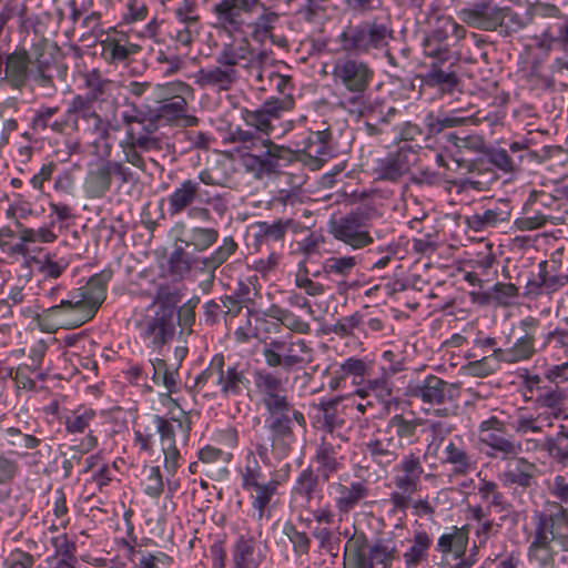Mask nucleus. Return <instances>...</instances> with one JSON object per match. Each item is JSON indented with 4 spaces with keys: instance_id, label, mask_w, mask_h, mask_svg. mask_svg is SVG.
Segmentation results:
<instances>
[{
    "instance_id": "18",
    "label": "nucleus",
    "mask_w": 568,
    "mask_h": 568,
    "mask_svg": "<svg viewBox=\"0 0 568 568\" xmlns=\"http://www.w3.org/2000/svg\"><path fill=\"white\" fill-rule=\"evenodd\" d=\"M291 144L294 153H302L312 170H320L329 159L338 154L331 128L320 131L304 130L294 135Z\"/></svg>"
},
{
    "instance_id": "24",
    "label": "nucleus",
    "mask_w": 568,
    "mask_h": 568,
    "mask_svg": "<svg viewBox=\"0 0 568 568\" xmlns=\"http://www.w3.org/2000/svg\"><path fill=\"white\" fill-rule=\"evenodd\" d=\"M310 465L296 476L290 490V506L298 509L310 508L324 500V484Z\"/></svg>"
},
{
    "instance_id": "22",
    "label": "nucleus",
    "mask_w": 568,
    "mask_h": 568,
    "mask_svg": "<svg viewBox=\"0 0 568 568\" xmlns=\"http://www.w3.org/2000/svg\"><path fill=\"white\" fill-rule=\"evenodd\" d=\"M239 18L241 20L239 28H233L224 21L219 22L227 31L239 32L245 37L250 36L261 44L272 37L278 21V14L266 8L263 2L262 6H256L253 11H243Z\"/></svg>"
},
{
    "instance_id": "38",
    "label": "nucleus",
    "mask_w": 568,
    "mask_h": 568,
    "mask_svg": "<svg viewBox=\"0 0 568 568\" xmlns=\"http://www.w3.org/2000/svg\"><path fill=\"white\" fill-rule=\"evenodd\" d=\"M344 459L342 444L321 440L312 457V463L315 465L313 470L322 481L328 484L329 479L344 468Z\"/></svg>"
},
{
    "instance_id": "46",
    "label": "nucleus",
    "mask_w": 568,
    "mask_h": 568,
    "mask_svg": "<svg viewBox=\"0 0 568 568\" xmlns=\"http://www.w3.org/2000/svg\"><path fill=\"white\" fill-rule=\"evenodd\" d=\"M453 385L435 375H427L413 390L414 396L430 405H440L449 395Z\"/></svg>"
},
{
    "instance_id": "64",
    "label": "nucleus",
    "mask_w": 568,
    "mask_h": 568,
    "mask_svg": "<svg viewBox=\"0 0 568 568\" xmlns=\"http://www.w3.org/2000/svg\"><path fill=\"white\" fill-rule=\"evenodd\" d=\"M39 272L47 278H58L69 266L65 258H57V254L45 252L36 260Z\"/></svg>"
},
{
    "instance_id": "60",
    "label": "nucleus",
    "mask_w": 568,
    "mask_h": 568,
    "mask_svg": "<svg viewBox=\"0 0 568 568\" xmlns=\"http://www.w3.org/2000/svg\"><path fill=\"white\" fill-rule=\"evenodd\" d=\"M282 532L291 542L296 559L308 555L312 541L306 531L298 530L292 521H285L282 527Z\"/></svg>"
},
{
    "instance_id": "28",
    "label": "nucleus",
    "mask_w": 568,
    "mask_h": 568,
    "mask_svg": "<svg viewBox=\"0 0 568 568\" xmlns=\"http://www.w3.org/2000/svg\"><path fill=\"white\" fill-rule=\"evenodd\" d=\"M322 439L333 443H347L349 440L353 422L347 418L346 413L339 409L337 400H329L322 404Z\"/></svg>"
},
{
    "instance_id": "2",
    "label": "nucleus",
    "mask_w": 568,
    "mask_h": 568,
    "mask_svg": "<svg viewBox=\"0 0 568 568\" xmlns=\"http://www.w3.org/2000/svg\"><path fill=\"white\" fill-rule=\"evenodd\" d=\"M525 396L534 399L532 407L517 410L513 428L520 435L539 434L554 426L556 420L564 418L565 405L568 399V361L544 365L539 372L525 369L521 375Z\"/></svg>"
},
{
    "instance_id": "1",
    "label": "nucleus",
    "mask_w": 568,
    "mask_h": 568,
    "mask_svg": "<svg viewBox=\"0 0 568 568\" xmlns=\"http://www.w3.org/2000/svg\"><path fill=\"white\" fill-rule=\"evenodd\" d=\"M252 393L267 413L262 429L254 434L252 446L264 465H271L272 459L281 462L293 450L296 430L306 432V417L292 402L285 382L275 372L256 369Z\"/></svg>"
},
{
    "instance_id": "43",
    "label": "nucleus",
    "mask_w": 568,
    "mask_h": 568,
    "mask_svg": "<svg viewBox=\"0 0 568 568\" xmlns=\"http://www.w3.org/2000/svg\"><path fill=\"white\" fill-rule=\"evenodd\" d=\"M468 542V525L462 527L452 526L438 537L436 551L442 555L443 559L452 556L455 560H462L466 555Z\"/></svg>"
},
{
    "instance_id": "27",
    "label": "nucleus",
    "mask_w": 568,
    "mask_h": 568,
    "mask_svg": "<svg viewBox=\"0 0 568 568\" xmlns=\"http://www.w3.org/2000/svg\"><path fill=\"white\" fill-rule=\"evenodd\" d=\"M31 78L43 87L50 82V79L41 70L34 73L30 69V57L27 51L16 50L7 55L4 77L1 80L12 89L21 90Z\"/></svg>"
},
{
    "instance_id": "52",
    "label": "nucleus",
    "mask_w": 568,
    "mask_h": 568,
    "mask_svg": "<svg viewBox=\"0 0 568 568\" xmlns=\"http://www.w3.org/2000/svg\"><path fill=\"white\" fill-rule=\"evenodd\" d=\"M540 348H544V353L550 352V355L558 359L561 356L568 357V327L547 324L544 344H540Z\"/></svg>"
},
{
    "instance_id": "56",
    "label": "nucleus",
    "mask_w": 568,
    "mask_h": 568,
    "mask_svg": "<svg viewBox=\"0 0 568 568\" xmlns=\"http://www.w3.org/2000/svg\"><path fill=\"white\" fill-rule=\"evenodd\" d=\"M237 244L232 236H225L222 244L217 246L210 256L205 258L194 257L193 264H201L203 268L216 270L235 253Z\"/></svg>"
},
{
    "instance_id": "45",
    "label": "nucleus",
    "mask_w": 568,
    "mask_h": 568,
    "mask_svg": "<svg viewBox=\"0 0 568 568\" xmlns=\"http://www.w3.org/2000/svg\"><path fill=\"white\" fill-rule=\"evenodd\" d=\"M556 541L555 537L535 528L532 540L527 550L529 562L536 564L540 568H552L555 556L558 554L555 547Z\"/></svg>"
},
{
    "instance_id": "31",
    "label": "nucleus",
    "mask_w": 568,
    "mask_h": 568,
    "mask_svg": "<svg viewBox=\"0 0 568 568\" xmlns=\"http://www.w3.org/2000/svg\"><path fill=\"white\" fill-rule=\"evenodd\" d=\"M426 420L417 416L414 412L396 413L390 416L385 424L386 429L400 445L402 450L407 446L417 444L420 439Z\"/></svg>"
},
{
    "instance_id": "20",
    "label": "nucleus",
    "mask_w": 568,
    "mask_h": 568,
    "mask_svg": "<svg viewBox=\"0 0 568 568\" xmlns=\"http://www.w3.org/2000/svg\"><path fill=\"white\" fill-rule=\"evenodd\" d=\"M369 487L364 480H351L347 474L326 486V493L342 521L351 511L361 506L369 496Z\"/></svg>"
},
{
    "instance_id": "5",
    "label": "nucleus",
    "mask_w": 568,
    "mask_h": 568,
    "mask_svg": "<svg viewBox=\"0 0 568 568\" xmlns=\"http://www.w3.org/2000/svg\"><path fill=\"white\" fill-rule=\"evenodd\" d=\"M353 53L337 57L332 67V79L339 93V105L352 114H362L365 93L372 84L375 71L369 63Z\"/></svg>"
},
{
    "instance_id": "47",
    "label": "nucleus",
    "mask_w": 568,
    "mask_h": 568,
    "mask_svg": "<svg viewBox=\"0 0 568 568\" xmlns=\"http://www.w3.org/2000/svg\"><path fill=\"white\" fill-rule=\"evenodd\" d=\"M101 47L103 58L111 63L125 61L140 49L139 45L130 42L124 33L119 32L108 34L101 41Z\"/></svg>"
},
{
    "instance_id": "57",
    "label": "nucleus",
    "mask_w": 568,
    "mask_h": 568,
    "mask_svg": "<svg viewBox=\"0 0 568 568\" xmlns=\"http://www.w3.org/2000/svg\"><path fill=\"white\" fill-rule=\"evenodd\" d=\"M54 221L38 229L28 227L17 222L19 239L22 244L53 243L58 235L53 231Z\"/></svg>"
},
{
    "instance_id": "12",
    "label": "nucleus",
    "mask_w": 568,
    "mask_h": 568,
    "mask_svg": "<svg viewBox=\"0 0 568 568\" xmlns=\"http://www.w3.org/2000/svg\"><path fill=\"white\" fill-rule=\"evenodd\" d=\"M178 295L160 288L146 314L136 323L140 338L153 349L171 342L175 335Z\"/></svg>"
},
{
    "instance_id": "53",
    "label": "nucleus",
    "mask_w": 568,
    "mask_h": 568,
    "mask_svg": "<svg viewBox=\"0 0 568 568\" xmlns=\"http://www.w3.org/2000/svg\"><path fill=\"white\" fill-rule=\"evenodd\" d=\"M547 454L558 464L568 466V425L560 424L554 435L545 437Z\"/></svg>"
},
{
    "instance_id": "9",
    "label": "nucleus",
    "mask_w": 568,
    "mask_h": 568,
    "mask_svg": "<svg viewBox=\"0 0 568 568\" xmlns=\"http://www.w3.org/2000/svg\"><path fill=\"white\" fill-rule=\"evenodd\" d=\"M106 283L101 275H93L87 285L69 293L68 298L44 311L59 325L78 327L90 321L105 300Z\"/></svg>"
},
{
    "instance_id": "54",
    "label": "nucleus",
    "mask_w": 568,
    "mask_h": 568,
    "mask_svg": "<svg viewBox=\"0 0 568 568\" xmlns=\"http://www.w3.org/2000/svg\"><path fill=\"white\" fill-rule=\"evenodd\" d=\"M536 528L555 537L556 540L568 537V518L566 508L561 505L550 515H540Z\"/></svg>"
},
{
    "instance_id": "14",
    "label": "nucleus",
    "mask_w": 568,
    "mask_h": 568,
    "mask_svg": "<svg viewBox=\"0 0 568 568\" xmlns=\"http://www.w3.org/2000/svg\"><path fill=\"white\" fill-rule=\"evenodd\" d=\"M248 365L240 361H225L222 354H215L207 368L195 377L194 387L210 384L215 395L222 398L237 397L250 389Z\"/></svg>"
},
{
    "instance_id": "25",
    "label": "nucleus",
    "mask_w": 568,
    "mask_h": 568,
    "mask_svg": "<svg viewBox=\"0 0 568 568\" xmlns=\"http://www.w3.org/2000/svg\"><path fill=\"white\" fill-rule=\"evenodd\" d=\"M219 239L216 230L211 227L187 229L180 224V278L191 272L193 258L185 252L192 248L194 252H202L212 246Z\"/></svg>"
},
{
    "instance_id": "62",
    "label": "nucleus",
    "mask_w": 568,
    "mask_h": 568,
    "mask_svg": "<svg viewBox=\"0 0 568 568\" xmlns=\"http://www.w3.org/2000/svg\"><path fill=\"white\" fill-rule=\"evenodd\" d=\"M532 139L528 135L519 136L510 142H505L506 150L510 156L518 160V165L530 163L539 158L538 153L530 149Z\"/></svg>"
},
{
    "instance_id": "36",
    "label": "nucleus",
    "mask_w": 568,
    "mask_h": 568,
    "mask_svg": "<svg viewBox=\"0 0 568 568\" xmlns=\"http://www.w3.org/2000/svg\"><path fill=\"white\" fill-rule=\"evenodd\" d=\"M409 250V239L405 235L390 239L366 252L364 266L367 270H384L392 261L403 260Z\"/></svg>"
},
{
    "instance_id": "61",
    "label": "nucleus",
    "mask_w": 568,
    "mask_h": 568,
    "mask_svg": "<svg viewBox=\"0 0 568 568\" xmlns=\"http://www.w3.org/2000/svg\"><path fill=\"white\" fill-rule=\"evenodd\" d=\"M518 287L513 283L497 282L489 292L483 294V302L508 306L518 296Z\"/></svg>"
},
{
    "instance_id": "29",
    "label": "nucleus",
    "mask_w": 568,
    "mask_h": 568,
    "mask_svg": "<svg viewBox=\"0 0 568 568\" xmlns=\"http://www.w3.org/2000/svg\"><path fill=\"white\" fill-rule=\"evenodd\" d=\"M442 465H449L455 476H467L477 468L475 454L469 449L464 438L454 435L448 439L438 457Z\"/></svg>"
},
{
    "instance_id": "33",
    "label": "nucleus",
    "mask_w": 568,
    "mask_h": 568,
    "mask_svg": "<svg viewBox=\"0 0 568 568\" xmlns=\"http://www.w3.org/2000/svg\"><path fill=\"white\" fill-rule=\"evenodd\" d=\"M295 224L291 219L260 222L256 232L253 234L256 250L263 253L265 248V252L282 254L285 247L286 233Z\"/></svg>"
},
{
    "instance_id": "48",
    "label": "nucleus",
    "mask_w": 568,
    "mask_h": 568,
    "mask_svg": "<svg viewBox=\"0 0 568 568\" xmlns=\"http://www.w3.org/2000/svg\"><path fill=\"white\" fill-rule=\"evenodd\" d=\"M256 6H262L260 0H221L214 6L217 21H224L233 28L241 26L240 14L243 11H253Z\"/></svg>"
},
{
    "instance_id": "32",
    "label": "nucleus",
    "mask_w": 568,
    "mask_h": 568,
    "mask_svg": "<svg viewBox=\"0 0 568 568\" xmlns=\"http://www.w3.org/2000/svg\"><path fill=\"white\" fill-rule=\"evenodd\" d=\"M129 169L120 162L100 159L92 163L85 178V185L93 196H102L110 189L112 176L128 180Z\"/></svg>"
},
{
    "instance_id": "34",
    "label": "nucleus",
    "mask_w": 568,
    "mask_h": 568,
    "mask_svg": "<svg viewBox=\"0 0 568 568\" xmlns=\"http://www.w3.org/2000/svg\"><path fill=\"white\" fill-rule=\"evenodd\" d=\"M364 446L365 455L382 469L392 466L403 452L385 426L377 429Z\"/></svg>"
},
{
    "instance_id": "23",
    "label": "nucleus",
    "mask_w": 568,
    "mask_h": 568,
    "mask_svg": "<svg viewBox=\"0 0 568 568\" xmlns=\"http://www.w3.org/2000/svg\"><path fill=\"white\" fill-rule=\"evenodd\" d=\"M511 214L509 200L480 201L474 212L465 216V224L474 232H484L507 223Z\"/></svg>"
},
{
    "instance_id": "37",
    "label": "nucleus",
    "mask_w": 568,
    "mask_h": 568,
    "mask_svg": "<svg viewBox=\"0 0 568 568\" xmlns=\"http://www.w3.org/2000/svg\"><path fill=\"white\" fill-rule=\"evenodd\" d=\"M273 103L265 100L257 109H241V119L246 126L255 130L254 134L271 139L274 131L277 130L276 122L284 111L273 105Z\"/></svg>"
},
{
    "instance_id": "59",
    "label": "nucleus",
    "mask_w": 568,
    "mask_h": 568,
    "mask_svg": "<svg viewBox=\"0 0 568 568\" xmlns=\"http://www.w3.org/2000/svg\"><path fill=\"white\" fill-rule=\"evenodd\" d=\"M358 262L357 255L331 256L324 261L323 271L328 276L345 278L353 273Z\"/></svg>"
},
{
    "instance_id": "39",
    "label": "nucleus",
    "mask_w": 568,
    "mask_h": 568,
    "mask_svg": "<svg viewBox=\"0 0 568 568\" xmlns=\"http://www.w3.org/2000/svg\"><path fill=\"white\" fill-rule=\"evenodd\" d=\"M180 144L185 143L181 153L184 154L183 162H190L192 165H196L201 158L197 150L193 149L204 148L209 142L206 133L196 130L194 126L197 124V118L194 115H187L183 113L182 103L180 102Z\"/></svg>"
},
{
    "instance_id": "19",
    "label": "nucleus",
    "mask_w": 568,
    "mask_h": 568,
    "mask_svg": "<svg viewBox=\"0 0 568 568\" xmlns=\"http://www.w3.org/2000/svg\"><path fill=\"white\" fill-rule=\"evenodd\" d=\"M501 352H506V348L499 347L495 337L479 333L466 353V358L469 359L468 374L477 377L494 374L500 368V364L505 363Z\"/></svg>"
},
{
    "instance_id": "42",
    "label": "nucleus",
    "mask_w": 568,
    "mask_h": 568,
    "mask_svg": "<svg viewBox=\"0 0 568 568\" xmlns=\"http://www.w3.org/2000/svg\"><path fill=\"white\" fill-rule=\"evenodd\" d=\"M536 18H549L554 21L547 22L540 34L536 37V45L541 51L548 52L556 44L568 43V17L562 14L557 7V12L551 16H536Z\"/></svg>"
},
{
    "instance_id": "7",
    "label": "nucleus",
    "mask_w": 568,
    "mask_h": 568,
    "mask_svg": "<svg viewBox=\"0 0 568 568\" xmlns=\"http://www.w3.org/2000/svg\"><path fill=\"white\" fill-rule=\"evenodd\" d=\"M400 546L394 531L376 538L372 544L367 535L355 529L343 550L344 568H392L400 558Z\"/></svg>"
},
{
    "instance_id": "49",
    "label": "nucleus",
    "mask_w": 568,
    "mask_h": 568,
    "mask_svg": "<svg viewBox=\"0 0 568 568\" xmlns=\"http://www.w3.org/2000/svg\"><path fill=\"white\" fill-rule=\"evenodd\" d=\"M433 545V536L425 530L416 531L412 544L402 555L405 568H418L428 560L429 549Z\"/></svg>"
},
{
    "instance_id": "15",
    "label": "nucleus",
    "mask_w": 568,
    "mask_h": 568,
    "mask_svg": "<svg viewBox=\"0 0 568 568\" xmlns=\"http://www.w3.org/2000/svg\"><path fill=\"white\" fill-rule=\"evenodd\" d=\"M415 146L399 144L389 149L383 156L372 160L371 171L375 182H387L392 185L387 193L395 194L402 190L405 176L418 161Z\"/></svg>"
},
{
    "instance_id": "13",
    "label": "nucleus",
    "mask_w": 568,
    "mask_h": 568,
    "mask_svg": "<svg viewBox=\"0 0 568 568\" xmlns=\"http://www.w3.org/2000/svg\"><path fill=\"white\" fill-rule=\"evenodd\" d=\"M424 467L418 452L404 454L393 467V485L395 490L389 494L388 503L390 508L388 515H399V523L395 528L403 527V520L410 508L412 496L420 489Z\"/></svg>"
},
{
    "instance_id": "10",
    "label": "nucleus",
    "mask_w": 568,
    "mask_h": 568,
    "mask_svg": "<svg viewBox=\"0 0 568 568\" xmlns=\"http://www.w3.org/2000/svg\"><path fill=\"white\" fill-rule=\"evenodd\" d=\"M557 7L547 2H536L524 13H518L510 7L480 4L470 11L473 23L486 31H497L501 36H511L531 23L536 16H551Z\"/></svg>"
},
{
    "instance_id": "4",
    "label": "nucleus",
    "mask_w": 568,
    "mask_h": 568,
    "mask_svg": "<svg viewBox=\"0 0 568 568\" xmlns=\"http://www.w3.org/2000/svg\"><path fill=\"white\" fill-rule=\"evenodd\" d=\"M394 39L390 12H378L349 22L336 37V43L346 53L377 57L388 53Z\"/></svg>"
},
{
    "instance_id": "50",
    "label": "nucleus",
    "mask_w": 568,
    "mask_h": 568,
    "mask_svg": "<svg viewBox=\"0 0 568 568\" xmlns=\"http://www.w3.org/2000/svg\"><path fill=\"white\" fill-rule=\"evenodd\" d=\"M483 121L489 122L491 125L495 120L490 113L481 115V112L462 109H452L438 116V124L442 128H455L459 125H478Z\"/></svg>"
},
{
    "instance_id": "8",
    "label": "nucleus",
    "mask_w": 568,
    "mask_h": 568,
    "mask_svg": "<svg viewBox=\"0 0 568 568\" xmlns=\"http://www.w3.org/2000/svg\"><path fill=\"white\" fill-rule=\"evenodd\" d=\"M230 141L240 143L245 151L242 155L243 165L256 176L272 174L293 160L291 148L277 145L271 139L240 126L230 132Z\"/></svg>"
},
{
    "instance_id": "35",
    "label": "nucleus",
    "mask_w": 568,
    "mask_h": 568,
    "mask_svg": "<svg viewBox=\"0 0 568 568\" xmlns=\"http://www.w3.org/2000/svg\"><path fill=\"white\" fill-rule=\"evenodd\" d=\"M332 234L334 239L353 250H359L373 243L366 224L354 214L337 220L332 227Z\"/></svg>"
},
{
    "instance_id": "51",
    "label": "nucleus",
    "mask_w": 568,
    "mask_h": 568,
    "mask_svg": "<svg viewBox=\"0 0 568 568\" xmlns=\"http://www.w3.org/2000/svg\"><path fill=\"white\" fill-rule=\"evenodd\" d=\"M478 485L477 493L483 503H486L488 509L494 508L497 511H508L511 504L507 500L504 494L499 490L496 481L481 477V473L477 474Z\"/></svg>"
},
{
    "instance_id": "41",
    "label": "nucleus",
    "mask_w": 568,
    "mask_h": 568,
    "mask_svg": "<svg viewBox=\"0 0 568 568\" xmlns=\"http://www.w3.org/2000/svg\"><path fill=\"white\" fill-rule=\"evenodd\" d=\"M97 419V412L88 406H79L65 416L64 426L69 434L89 433L80 444L81 450L87 453L98 445V439L92 435L90 426Z\"/></svg>"
},
{
    "instance_id": "26",
    "label": "nucleus",
    "mask_w": 568,
    "mask_h": 568,
    "mask_svg": "<svg viewBox=\"0 0 568 568\" xmlns=\"http://www.w3.org/2000/svg\"><path fill=\"white\" fill-rule=\"evenodd\" d=\"M504 424L495 416L481 422V442L489 448L487 456L506 460L521 452V446L516 444L503 432Z\"/></svg>"
},
{
    "instance_id": "44",
    "label": "nucleus",
    "mask_w": 568,
    "mask_h": 568,
    "mask_svg": "<svg viewBox=\"0 0 568 568\" xmlns=\"http://www.w3.org/2000/svg\"><path fill=\"white\" fill-rule=\"evenodd\" d=\"M257 540L251 532L240 534L231 549V568H260V554H256Z\"/></svg>"
},
{
    "instance_id": "55",
    "label": "nucleus",
    "mask_w": 568,
    "mask_h": 568,
    "mask_svg": "<svg viewBox=\"0 0 568 568\" xmlns=\"http://www.w3.org/2000/svg\"><path fill=\"white\" fill-rule=\"evenodd\" d=\"M156 430L160 435L162 450L164 453L165 463L175 465L178 463V448L175 445V427L174 425L160 417L154 418Z\"/></svg>"
},
{
    "instance_id": "63",
    "label": "nucleus",
    "mask_w": 568,
    "mask_h": 568,
    "mask_svg": "<svg viewBox=\"0 0 568 568\" xmlns=\"http://www.w3.org/2000/svg\"><path fill=\"white\" fill-rule=\"evenodd\" d=\"M344 9L352 16L367 17L378 12H389L385 7V0H341Z\"/></svg>"
},
{
    "instance_id": "17",
    "label": "nucleus",
    "mask_w": 568,
    "mask_h": 568,
    "mask_svg": "<svg viewBox=\"0 0 568 568\" xmlns=\"http://www.w3.org/2000/svg\"><path fill=\"white\" fill-rule=\"evenodd\" d=\"M515 342L501 352L506 364H517L531 359L537 353H544L540 344H544L546 325L538 317L528 315L519 320L517 324Z\"/></svg>"
},
{
    "instance_id": "30",
    "label": "nucleus",
    "mask_w": 568,
    "mask_h": 568,
    "mask_svg": "<svg viewBox=\"0 0 568 568\" xmlns=\"http://www.w3.org/2000/svg\"><path fill=\"white\" fill-rule=\"evenodd\" d=\"M217 195L209 190L201 189L196 180L187 179L180 183V212L186 210L191 219L206 221L210 211L204 206Z\"/></svg>"
},
{
    "instance_id": "16",
    "label": "nucleus",
    "mask_w": 568,
    "mask_h": 568,
    "mask_svg": "<svg viewBox=\"0 0 568 568\" xmlns=\"http://www.w3.org/2000/svg\"><path fill=\"white\" fill-rule=\"evenodd\" d=\"M312 348L303 338L292 335L270 338L262 345L261 354L266 366L291 373L302 367L311 356Z\"/></svg>"
},
{
    "instance_id": "3",
    "label": "nucleus",
    "mask_w": 568,
    "mask_h": 568,
    "mask_svg": "<svg viewBox=\"0 0 568 568\" xmlns=\"http://www.w3.org/2000/svg\"><path fill=\"white\" fill-rule=\"evenodd\" d=\"M463 31L464 28L453 18H444L425 37L422 43L423 52L432 62L429 69L420 77L423 87L436 89L440 94H452L457 90L458 79L453 69L456 58L452 47Z\"/></svg>"
},
{
    "instance_id": "58",
    "label": "nucleus",
    "mask_w": 568,
    "mask_h": 568,
    "mask_svg": "<svg viewBox=\"0 0 568 568\" xmlns=\"http://www.w3.org/2000/svg\"><path fill=\"white\" fill-rule=\"evenodd\" d=\"M199 183L211 186L230 187L232 173L226 162H216L214 165L199 172Z\"/></svg>"
},
{
    "instance_id": "21",
    "label": "nucleus",
    "mask_w": 568,
    "mask_h": 568,
    "mask_svg": "<svg viewBox=\"0 0 568 568\" xmlns=\"http://www.w3.org/2000/svg\"><path fill=\"white\" fill-rule=\"evenodd\" d=\"M498 480L505 488L511 490L514 499L524 505V495L535 484L537 467L525 457L513 456L505 460Z\"/></svg>"
},
{
    "instance_id": "40",
    "label": "nucleus",
    "mask_w": 568,
    "mask_h": 568,
    "mask_svg": "<svg viewBox=\"0 0 568 568\" xmlns=\"http://www.w3.org/2000/svg\"><path fill=\"white\" fill-rule=\"evenodd\" d=\"M267 80V84L270 89L275 90L281 98L270 97L266 99L267 102H274L273 105L281 109L284 112L291 111L294 105V83L290 75L281 74L270 69H264L258 71L256 75V81L264 83ZM261 90H267V88L262 84L258 87Z\"/></svg>"
},
{
    "instance_id": "6",
    "label": "nucleus",
    "mask_w": 568,
    "mask_h": 568,
    "mask_svg": "<svg viewBox=\"0 0 568 568\" xmlns=\"http://www.w3.org/2000/svg\"><path fill=\"white\" fill-rule=\"evenodd\" d=\"M256 456L255 452L247 454L239 477L241 488L247 495V516L262 528L274 515V498L280 484L276 479L267 478Z\"/></svg>"
},
{
    "instance_id": "11",
    "label": "nucleus",
    "mask_w": 568,
    "mask_h": 568,
    "mask_svg": "<svg viewBox=\"0 0 568 568\" xmlns=\"http://www.w3.org/2000/svg\"><path fill=\"white\" fill-rule=\"evenodd\" d=\"M342 374L355 387L354 396L358 397L355 403L356 409L365 414L374 407L376 402L388 408L393 394L388 383L384 378H372L373 365L367 358L351 356L341 363Z\"/></svg>"
}]
</instances>
